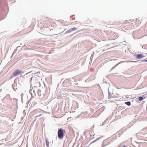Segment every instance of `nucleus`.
Wrapping results in <instances>:
<instances>
[{"mask_svg":"<svg viewBox=\"0 0 147 147\" xmlns=\"http://www.w3.org/2000/svg\"><path fill=\"white\" fill-rule=\"evenodd\" d=\"M118 135H119L118 137H120V136H119V134H114V135H113L112 137H114L115 136L116 137V138H117Z\"/></svg>","mask_w":147,"mask_h":147,"instance_id":"nucleus-15","label":"nucleus"},{"mask_svg":"<svg viewBox=\"0 0 147 147\" xmlns=\"http://www.w3.org/2000/svg\"><path fill=\"white\" fill-rule=\"evenodd\" d=\"M106 79L105 78H103V82H104V83L105 82V81H106Z\"/></svg>","mask_w":147,"mask_h":147,"instance_id":"nucleus-25","label":"nucleus"},{"mask_svg":"<svg viewBox=\"0 0 147 147\" xmlns=\"http://www.w3.org/2000/svg\"><path fill=\"white\" fill-rule=\"evenodd\" d=\"M20 45H22V43H21V44H20Z\"/></svg>","mask_w":147,"mask_h":147,"instance_id":"nucleus-36","label":"nucleus"},{"mask_svg":"<svg viewBox=\"0 0 147 147\" xmlns=\"http://www.w3.org/2000/svg\"><path fill=\"white\" fill-rule=\"evenodd\" d=\"M45 142L47 147H49V141L47 139V138H46L45 140Z\"/></svg>","mask_w":147,"mask_h":147,"instance_id":"nucleus-8","label":"nucleus"},{"mask_svg":"<svg viewBox=\"0 0 147 147\" xmlns=\"http://www.w3.org/2000/svg\"><path fill=\"white\" fill-rule=\"evenodd\" d=\"M135 56L137 59H141L145 57L144 55L141 54L135 55Z\"/></svg>","mask_w":147,"mask_h":147,"instance_id":"nucleus-5","label":"nucleus"},{"mask_svg":"<svg viewBox=\"0 0 147 147\" xmlns=\"http://www.w3.org/2000/svg\"><path fill=\"white\" fill-rule=\"evenodd\" d=\"M63 86L67 87L70 85L68 79H66L65 80L63 81L62 83Z\"/></svg>","mask_w":147,"mask_h":147,"instance_id":"nucleus-2","label":"nucleus"},{"mask_svg":"<svg viewBox=\"0 0 147 147\" xmlns=\"http://www.w3.org/2000/svg\"><path fill=\"white\" fill-rule=\"evenodd\" d=\"M17 85V83H15L14 82V83L12 84V87L13 88V89L15 90V91H16V89H17V86H16Z\"/></svg>","mask_w":147,"mask_h":147,"instance_id":"nucleus-7","label":"nucleus"},{"mask_svg":"<svg viewBox=\"0 0 147 147\" xmlns=\"http://www.w3.org/2000/svg\"><path fill=\"white\" fill-rule=\"evenodd\" d=\"M20 46H19L17 47V49H16L14 50V52H13V53L12 56L14 54H15V53H16L17 52V50H18V48H20Z\"/></svg>","mask_w":147,"mask_h":147,"instance_id":"nucleus-9","label":"nucleus"},{"mask_svg":"<svg viewBox=\"0 0 147 147\" xmlns=\"http://www.w3.org/2000/svg\"><path fill=\"white\" fill-rule=\"evenodd\" d=\"M74 84L75 85H78V83L76 81H74Z\"/></svg>","mask_w":147,"mask_h":147,"instance_id":"nucleus-20","label":"nucleus"},{"mask_svg":"<svg viewBox=\"0 0 147 147\" xmlns=\"http://www.w3.org/2000/svg\"><path fill=\"white\" fill-rule=\"evenodd\" d=\"M42 115V114H40V115H39V116H36L35 117V118L36 119H37L38 118V117H40V116L41 115Z\"/></svg>","mask_w":147,"mask_h":147,"instance_id":"nucleus-21","label":"nucleus"},{"mask_svg":"<svg viewBox=\"0 0 147 147\" xmlns=\"http://www.w3.org/2000/svg\"><path fill=\"white\" fill-rule=\"evenodd\" d=\"M110 143L109 139L108 140H104L102 144V146L101 147H104L105 146H107Z\"/></svg>","mask_w":147,"mask_h":147,"instance_id":"nucleus-3","label":"nucleus"},{"mask_svg":"<svg viewBox=\"0 0 147 147\" xmlns=\"http://www.w3.org/2000/svg\"><path fill=\"white\" fill-rule=\"evenodd\" d=\"M63 80H64V79H63V78L61 80V82H60V83H61V82L63 81Z\"/></svg>","mask_w":147,"mask_h":147,"instance_id":"nucleus-24","label":"nucleus"},{"mask_svg":"<svg viewBox=\"0 0 147 147\" xmlns=\"http://www.w3.org/2000/svg\"><path fill=\"white\" fill-rule=\"evenodd\" d=\"M145 61V62H147V60H142V61Z\"/></svg>","mask_w":147,"mask_h":147,"instance_id":"nucleus-23","label":"nucleus"},{"mask_svg":"<svg viewBox=\"0 0 147 147\" xmlns=\"http://www.w3.org/2000/svg\"><path fill=\"white\" fill-rule=\"evenodd\" d=\"M108 119H107L103 122V125H104L105 124L108 123Z\"/></svg>","mask_w":147,"mask_h":147,"instance_id":"nucleus-14","label":"nucleus"},{"mask_svg":"<svg viewBox=\"0 0 147 147\" xmlns=\"http://www.w3.org/2000/svg\"><path fill=\"white\" fill-rule=\"evenodd\" d=\"M29 102V101H28L27 102V104H28V102Z\"/></svg>","mask_w":147,"mask_h":147,"instance_id":"nucleus-34","label":"nucleus"},{"mask_svg":"<svg viewBox=\"0 0 147 147\" xmlns=\"http://www.w3.org/2000/svg\"><path fill=\"white\" fill-rule=\"evenodd\" d=\"M138 99L139 101H142L144 99L143 98V97H142V96H141L139 97L138 98Z\"/></svg>","mask_w":147,"mask_h":147,"instance_id":"nucleus-12","label":"nucleus"},{"mask_svg":"<svg viewBox=\"0 0 147 147\" xmlns=\"http://www.w3.org/2000/svg\"><path fill=\"white\" fill-rule=\"evenodd\" d=\"M109 143V142H107V143L108 144Z\"/></svg>","mask_w":147,"mask_h":147,"instance_id":"nucleus-37","label":"nucleus"},{"mask_svg":"<svg viewBox=\"0 0 147 147\" xmlns=\"http://www.w3.org/2000/svg\"><path fill=\"white\" fill-rule=\"evenodd\" d=\"M121 107H120V106H119V107L118 108H119V109H121Z\"/></svg>","mask_w":147,"mask_h":147,"instance_id":"nucleus-29","label":"nucleus"},{"mask_svg":"<svg viewBox=\"0 0 147 147\" xmlns=\"http://www.w3.org/2000/svg\"><path fill=\"white\" fill-rule=\"evenodd\" d=\"M80 115H79L77 117V118H79L80 117Z\"/></svg>","mask_w":147,"mask_h":147,"instance_id":"nucleus-28","label":"nucleus"},{"mask_svg":"<svg viewBox=\"0 0 147 147\" xmlns=\"http://www.w3.org/2000/svg\"><path fill=\"white\" fill-rule=\"evenodd\" d=\"M102 136L98 138L96 140H95V141H94V142H93V143L94 142H95L96 141H97L98 140H99V139H100V138H101V137H102Z\"/></svg>","mask_w":147,"mask_h":147,"instance_id":"nucleus-22","label":"nucleus"},{"mask_svg":"<svg viewBox=\"0 0 147 147\" xmlns=\"http://www.w3.org/2000/svg\"><path fill=\"white\" fill-rule=\"evenodd\" d=\"M15 76H14L13 73L11 75V77H10V79H11L13 78Z\"/></svg>","mask_w":147,"mask_h":147,"instance_id":"nucleus-18","label":"nucleus"},{"mask_svg":"<svg viewBox=\"0 0 147 147\" xmlns=\"http://www.w3.org/2000/svg\"><path fill=\"white\" fill-rule=\"evenodd\" d=\"M65 131L63 130L62 128L59 129L58 132V137L60 139L63 138L64 136Z\"/></svg>","mask_w":147,"mask_h":147,"instance_id":"nucleus-1","label":"nucleus"},{"mask_svg":"<svg viewBox=\"0 0 147 147\" xmlns=\"http://www.w3.org/2000/svg\"><path fill=\"white\" fill-rule=\"evenodd\" d=\"M123 147H127V146H123Z\"/></svg>","mask_w":147,"mask_h":147,"instance_id":"nucleus-33","label":"nucleus"},{"mask_svg":"<svg viewBox=\"0 0 147 147\" xmlns=\"http://www.w3.org/2000/svg\"><path fill=\"white\" fill-rule=\"evenodd\" d=\"M38 95H39V96H40V95H39V94H38Z\"/></svg>","mask_w":147,"mask_h":147,"instance_id":"nucleus-35","label":"nucleus"},{"mask_svg":"<svg viewBox=\"0 0 147 147\" xmlns=\"http://www.w3.org/2000/svg\"><path fill=\"white\" fill-rule=\"evenodd\" d=\"M136 134V135H137V136L139 135V133H137V134Z\"/></svg>","mask_w":147,"mask_h":147,"instance_id":"nucleus-30","label":"nucleus"},{"mask_svg":"<svg viewBox=\"0 0 147 147\" xmlns=\"http://www.w3.org/2000/svg\"><path fill=\"white\" fill-rule=\"evenodd\" d=\"M113 142V140H111L110 141V143L111 142Z\"/></svg>","mask_w":147,"mask_h":147,"instance_id":"nucleus-27","label":"nucleus"},{"mask_svg":"<svg viewBox=\"0 0 147 147\" xmlns=\"http://www.w3.org/2000/svg\"><path fill=\"white\" fill-rule=\"evenodd\" d=\"M71 30H72V31H74L76 30L77 29V28H74H74H71Z\"/></svg>","mask_w":147,"mask_h":147,"instance_id":"nucleus-17","label":"nucleus"},{"mask_svg":"<svg viewBox=\"0 0 147 147\" xmlns=\"http://www.w3.org/2000/svg\"><path fill=\"white\" fill-rule=\"evenodd\" d=\"M71 30V28L68 29L67 31L65 32V33H68L71 32H72Z\"/></svg>","mask_w":147,"mask_h":147,"instance_id":"nucleus-13","label":"nucleus"},{"mask_svg":"<svg viewBox=\"0 0 147 147\" xmlns=\"http://www.w3.org/2000/svg\"><path fill=\"white\" fill-rule=\"evenodd\" d=\"M30 73V72H28V73H26V74H28V73Z\"/></svg>","mask_w":147,"mask_h":147,"instance_id":"nucleus-31","label":"nucleus"},{"mask_svg":"<svg viewBox=\"0 0 147 147\" xmlns=\"http://www.w3.org/2000/svg\"><path fill=\"white\" fill-rule=\"evenodd\" d=\"M142 96L143 97L144 99L146 98H147V94L143 95Z\"/></svg>","mask_w":147,"mask_h":147,"instance_id":"nucleus-16","label":"nucleus"},{"mask_svg":"<svg viewBox=\"0 0 147 147\" xmlns=\"http://www.w3.org/2000/svg\"><path fill=\"white\" fill-rule=\"evenodd\" d=\"M125 103L128 106H130L131 105V102L130 101L125 102Z\"/></svg>","mask_w":147,"mask_h":147,"instance_id":"nucleus-10","label":"nucleus"},{"mask_svg":"<svg viewBox=\"0 0 147 147\" xmlns=\"http://www.w3.org/2000/svg\"><path fill=\"white\" fill-rule=\"evenodd\" d=\"M105 83H106V84H108L109 85V86H110V84L108 83V82L107 81H105Z\"/></svg>","mask_w":147,"mask_h":147,"instance_id":"nucleus-19","label":"nucleus"},{"mask_svg":"<svg viewBox=\"0 0 147 147\" xmlns=\"http://www.w3.org/2000/svg\"><path fill=\"white\" fill-rule=\"evenodd\" d=\"M14 76H17L19 75L21 73H24V72H22L19 69H17L15 70V71L13 73Z\"/></svg>","mask_w":147,"mask_h":147,"instance_id":"nucleus-4","label":"nucleus"},{"mask_svg":"<svg viewBox=\"0 0 147 147\" xmlns=\"http://www.w3.org/2000/svg\"><path fill=\"white\" fill-rule=\"evenodd\" d=\"M108 98H111L112 96V95L111 94V93L109 92V90H108Z\"/></svg>","mask_w":147,"mask_h":147,"instance_id":"nucleus-11","label":"nucleus"},{"mask_svg":"<svg viewBox=\"0 0 147 147\" xmlns=\"http://www.w3.org/2000/svg\"><path fill=\"white\" fill-rule=\"evenodd\" d=\"M39 91H40V90H38V92H39Z\"/></svg>","mask_w":147,"mask_h":147,"instance_id":"nucleus-32","label":"nucleus"},{"mask_svg":"<svg viewBox=\"0 0 147 147\" xmlns=\"http://www.w3.org/2000/svg\"><path fill=\"white\" fill-rule=\"evenodd\" d=\"M4 99H7L8 100H10L11 98L10 96V95L9 94H7L6 96L4 97Z\"/></svg>","mask_w":147,"mask_h":147,"instance_id":"nucleus-6","label":"nucleus"},{"mask_svg":"<svg viewBox=\"0 0 147 147\" xmlns=\"http://www.w3.org/2000/svg\"><path fill=\"white\" fill-rule=\"evenodd\" d=\"M146 45H143L142 46V48H143V47H144V46H146Z\"/></svg>","mask_w":147,"mask_h":147,"instance_id":"nucleus-26","label":"nucleus"}]
</instances>
